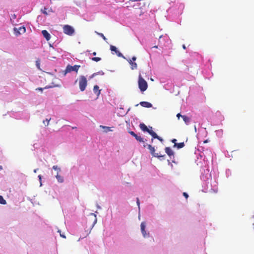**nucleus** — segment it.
<instances>
[{"label":"nucleus","mask_w":254,"mask_h":254,"mask_svg":"<svg viewBox=\"0 0 254 254\" xmlns=\"http://www.w3.org/2000/svg\"><path fill=\"white\" fill-rule=\"evenodd\" d=\"M96 33L98 35H99L100 36H101L104 40H106V38L105 37V36L104 35V34L103 33H98V32H96Z\"/></svg>","instance_id":"27"},{"label":"nucleus","mask_w":254,"mask_h":254,"mask_svg":"<svg viewBox=\"0 0 254 254\" xmlns=\"http://www.w3.org/2000/svg\"><path fill=\"white\" fill-rule=\"evenodd\" d=\"M145 222H142L140 225L141 231V233L144 237H146L149 236V233H147L145 231Z\"/></svg>","instance_id":"9"},{"label":"nucleus","mask_w":254,"mask_h":254,"mask_svg":"<svg viewBox=\"0 0 254 254\" xmlns=\"http://www.w3.org/2000/svg\"><path fill=\"white\" fill-rule=\"evenodd\" d=\"M128 133H129L130 135H131L132 136H133L134 135H135V133H134L133 131H128Z\"/></svg>","instance_id":"29"},{"label":"nucleus","mask_w":254,"mask_h":254,"mask_svg":"<svg viewBox=\"0 0 254 254\" xmlns=\"http://www.w3.org/2000/svg\"><path fill=\"white\" fill-rule=\"evenodd\" d=\"M134 1H140L141 0H133Z\"/></svg>","instance_id":"42"},{"label":"nucleus","mask_w":254,"mask_h":254,"mask_svg":"<svg viewBox=\"0 0 254 254\" xmlns=\"http://www.w3.org/2000/svg\"><path fill=\"white\" fill-rule=\"evenodd\" d=\"M38 178H39V180H40V182H41V175H39L38 176Z\"/></svg>","instance_id":"35"},{"label":"nucleus","mask_w":254,"mask_h":254,"mask_svg":"<svg viewBox=\"0 0 254 254\" xmlns=\"http://www.w3.org/2000/svg\"><path fill=\"white\" fill-rule=\"evenodd\" d=\"M139 127L140 129L143 131H146L149 133L152 137V138L151 139V142H152L153 141V139L156 138L161 142L163 141V139L162 137L159 136L153 130H149V128L147 127V126L143 123H141L139 125Z\"/></svg>","instance_id":"1"},{"label":"nucleus","mask_w":254,"mask_h":254,"mask_svg":"<svg viewBox=\"0 0 254 254\" xmlns=\"http://www.w3.org/2000/svg\"><path fill=\"white\" fill-rule=\"evenodd\" d=\"M182 115H181L180 113H178L177 115V118H178V119H179L180 117H182Z\"/></svg>","instance_id":"31"},{"label":"nucleus","mask_w":254,"mask_h":254,"mask_svg":"<svg viewBox=\"0 0 254 254\" xmlns=\"http://www.w3.org/2000/svg\"><path fill=\"white\" fill-rule=\"evenodd\" d=\"M176 141H177V139H173L172 140V142L173 143H174V144H175V143H176Z\"/></svg>","instance_id":"30"},{"label":"nucleus","mask_w":254,"mask_h":254,"mask_svg":"<svg viewBox=\"0 0 254 254\" xmlns=\"http://www.w3.org/2000/svg\"><path fill=\"white\" fill-rule=\"evenodd\" d=\"M56 177L59 183H63L64 182V178L62 176L59 175L58 174V173H57V175L56 176Z\"/></svg>","instance_id":"17"},{"label":"nucleus","mask_w":254,"mask_h":254,"mask_svg":"<svg viewBox=\"0 0 254 254\" xmlns=\"http://www.w3.org/2000/svg\"><path fill=\"white\" fill-rule=\"evenodd\" d=\"M152 127H149V130H152Z\"/></svg>","instance_id":"38"},{"label":"nucleus","mask_w":254,"mask_h":254,"mask_svg":"<svg viewBox=\"0 0 254 254\" xmlns=\"http://www.w3.org/2000/svg\"><path fill=\"white\" fill-rule=\"evenodd\" d=\"M136 139L139 142H143V139L140 136L137 135V136L136 138Z\"/></svg>","instance_id":"24"},{"label":"nucleus","mask_w":254,"mask_h":254,"mask_svg":"<svg viewBox=\"0 0 254 254\" xmlns=\"http://www.w3.org/2000/svg\"><path fill=\"white\" fill-rule=\"evenodd\" d=\"M92 54L93 56H96V52H94Z\"/></svg>","instance_id":"36"},{"label":"nucleus","mask_w":254,"mask_h":254,"mask_svg":"<svg viewBox=\"0 0 254 254\" xmlns=\"http://www.w3.org/2000/svg\"><path fill=\"white\" fill-rule=\"evenodd\" d=\"M136 59L135 57H133L131 59L128 60L127 61L130 65V67L132 70H134L137 68V64L136 63H134L133 61H135Z\"/></svg>","instance_id":"7"},{"label":"nucleus","mask_w":254,"mask_h":254,"mask_svg":"<svg viewBox=\"0 0 254 254\" xmlns=\"http://www.w3.org/2000/svg\"><path fill=\"white\" fill-rule=\"evenodd\" d=\"M51 119L49 120L46 119V120L43 121V124L45 125V126H47L49 125V123Z\"/></svg>","instance_id":"25"},{"label":"nucleus","mask_w":254,"mask_h":254,"mask_svg":"<svg viewBox=\"0 0 254 254\" xmlns=\"http://www.w3.org/2000/svg\"><path fill=\"white\" fill-rule=\"evenodd\" d=\"M91 60L94 62H98L101 61V59L99 57H94L91 59Z\"/></svg>","instance_id":"22"},{"label":"nucleus","mask_w":254,"mask_h":254,"mask_svg":"<svg viewBox=\"0 0 254 254\" xmlns=\"http://www.w3.org/2000/svg\"><path fill=\"white\" fill-rule=\"evenodd\" d=\"M89 219H91L93 221L92 223V226H93L97 223L96 215L93 213H91L89 216Z\"/></svg>","instance_id":"11"},{"label":"nucleus","mask_w":254,"mask_h":254,"mask_svg":"<svg viewBox=\"0 0 254 254\" xmlns=\"http://www.w3.org/2000/svg\"><path fill=\"white\" fill-rule=\"evenodd\" d=\"M162 35L160 36H159V39H160L162 38Z\"/></svg>","instance_id":"43"},{"label":"nucleus","mask_w":254,"mask_h":254,"mask_svg":"<svg viewBox=\"0 0 254 254\" xmlns=\"http://www.w3.org/2000/svg\"><path fill=\"white\" fill-rule=\"evenodd\" d=\"M63 31L64 34L69 36H71L74 33V29L70 25H65L63 27Z\"/></svg>","instance_id":"6"},{"label":"nucleus","mask_w":254,"mask_h":254,"mask_svg":"<svg viewBox=\"0 0 254 254\" xmlns=\"http://www.w3.org/2000/svg\"><path fill=\"white\" fill-rule=\"evenodd\" d=\"M183 48L184 49H186V47L185 45H183Z\"/></svg>","instance_id":"39"},{"label":"nucleus","mask_w":254,"mask_h":254,"mask_svg":"<svg viewBox=\"0 0 254 254\" xmlns=\"http://www.w3.org/2000/svg\"><path fill=\"white\" fill-rule=\"evenodd\" d=\"M78 80L80 90L81 91H84L87 85L86 78L84 76L81 75L79 77Z\"/></svg>","instance_id":"5"},{"label":"nucleus","mask_w":254,"mask_h":254,"mask_svg":"<svg viewBox=\"0 0 254 254\" xmlns=\"http://www.w3.org/2000/svg\"><path fill=\"white\" fill-rule=\"evenodd\" d=\"M57 86H58V85H54V86H46L44 89H48V88H52V87H57ZM44 88H41V87H39V88H37L36 89L37 90H39V91H41V92L43 91Z\"/></svg>","instance_id":"18"},{"label":"nucleus","mask_w":254,"mask_h":254,"mask_svg":"<svg viewBox=\"0 0 254 254\" xmlns=\"http://www.w3.org/2000/svg\"><path fill=\"white\" fill-rule=\"evenodd\" d=\"M133 136L136 139V137L137 136V134L135 133V135H134Z\"/></svg>","instance_id":"37"},{"label":"nucleus","mask_w":254,"mask_h":254,"mask_svg":"<svg viewBox=\"0 0 254 254\" xmlns=\"http://www.w3.org/2000/svg\"><path fill=\"white\" fill-rule=\"evenodd\" d=\"M182 118H183L184 121L186 124H188V123L190 122V118L184 115V116H182Z\"/></svg>","instance_id":"19"},{"label":"nucleus","mask_w":254,"mask_h":254,"mask_svg":"<svg viewBox=\"0 0 254 254\" xmlns=\"http://www.w3.org/2000/svg\"><path fill=\"white\" fill-rule=\"evenodd\" d=\"M183 195L185 197L186 199H187L189 197V195L187 194V193L185 192H183Z\"/></svg>","instance_id":"28"},{"label":"nucleus","mask_w":254,"mask_h":254,"mask_svg":"<svg viewBox=\"0 0 254 254\" xmlns=\"http://www.w3.org/2000/svg\"><path fill=\"white\" fill-rule=\"evenodd\" d=\"M93 91L94 93L98 97L101 93V90L99 89V87L98 85H95L93 87Z\"/></svg>","instance_id":"14"},{"label":"nucleus","mask_w":254,"mask_h":254,"mask_svg":"<svg viewBox=\"0 0 254 254\" xmlns=\"http://www.w3.org/2000/svg\"><path fill=\"white\" fill-rule=\"evenodd\" d=\"M58 232H60V233H61L60 231H58ZM60 236L64 238H65V236L64 235H62V234H60Z\"/></svg>","instance_id":"32"},{"label":"nucleus","mask_w":254,"mask_h":254,"mask_svg":"<svg viewBox=\"0 0 254 254\" xmlns=\"http://www.w3.org/2000/svg\"><path fill=\"white\" fill-rule=\"evenodd\" d=\"M2 169V167L0 165V171Z\"/></svg>","instance_id":"41"},{"label":"nucleus","mask_w":254,"mask_h":254,"mask_svg":"<svg viewBox=\"0 0 254 254\" xmlns=\"http://www.w3.org/2000/svg\"><path fill=\"white\" fill-rule=\"evenodd\" d=\"M137 203L138 206H139L140 203H139V200L138 198H137Z\"/></svg>","instance_id":"34"},{"label":"nucleus","mask_w":254,"mask_h":254,"mask_svg":"<svg viewBox=\"0 0 254 254\" xmlns=\"http://www.w3.org/2000/svg\"><path fill=\"white\" fill-rule=\"evenodd\" d=\"M72 129H75V128H76V127H72Z\"/></svg>","instance_id":"44"},{"label":"nucleus","mask_w":254,"mask_h":254,"mask_svg":"<svg viewBox=\"0 0 254 254\" xmlns=\"http://www.w3.org/2000/svg\"><path fill=\"white\" fill-rule=\"evenodd\" d=\"M14 31L16 35H20L25 32L26 29L23 26H21L19 27L18 28H14Z\"/></svg>","instance_id":"8"},{"label":"nucleus","mask_w":254,"mask_h":254,"mask_svg":"<svg viewBox=\"0 0 254 254\" xmlns=\"http://www.w3.org/2000/svg\"><path fill=\"white\" fill-rule=\"evenodd\" d=\"M165 152L170 157L171 159L172 158V156L174 158V152L170 147H166L165 148Z\"/></svg>","instance_id":"10"},{"label":"nucleus","mask_w":254,"mask_h":254,"mask_svg":"<svg viewBox=\"0 0 254 254\" xmlns=\"http://www.w3.org/2000/svg\"><path fill=\"white\" fill-rule=\"evenodd\" d=\"M51 0V1H52V0Z\"/></svg>","instance_id":"46"},{"label":"nucleus","mask_w":254,"mask_h":254,"mask_svg":"<svg viewBox=\"0 0 254 254\" xmlns=\"http://www.w3.org/2000/svg\"><path fill=\"white\" fill-rule=\"evenodd\" d=\"M100 127L103 128L105 129V131L106 132H107L108 131H112V130L111 129V128L110 127H105V126H100Z\"/></svg>","instance_id":"21"},{"label":"nucleus","mask_w":254,"mask_h":254,"mask_svg":"<svg viewBox=\"0 0 254 254\" xmlns=\"http://www.w3.org/2000/svg\"><path fill=\"white\" fill-rule=\"evenodd\" d=\"M138 83L139 88L141 92H144L147 89V83L140 75L139 76Z\"/></svg>","instance_id":"4"},{"label":"nucleus","mask_w":254,"mask_h":254,"mask_svg":"<svg viewBox=\"0 0 254 254\" xmlns=\"http://www.w3.org/2000/svg\"><path fill=\"white\" fill-rule=\"evenodd\" d=\"M34 172H35V173H36V170H34Z\"/></svg>","instance_id":"45"},{"label":"nucleus","mask_w":254,"mask_h":254,"mask_svg":"<svg viewBox=\"0 0 254 254\" xmlns=\"http://www.w3.org/2000/svg\"><path fill=\"white\" fill-rule=\"evenodd\" d=\"M42 33L47 41H49L50 39V38H51L50 34L48 33V32L47 30H42Z\"/></svg>","instance_id":"12"},{"label":"nucleus","mask_w":254,"mask_h":254,"mask_svg":"<svg viewBox=\"0 0 254 254\" xmlns=\"http://www.w3.org/2000/svg\"><path fill=\"white\" fill-rule=\"evenodd\" d=\"M36 65L38 67L40 66V63L38 61L36 62Z\"/></svg>","instance_id":"33"},{"label":"nucleus","mask_w":254,"mask_h":254,"mask_svg":"<svg viewBox=\"0 0 254 254\" xmlns=\"http://www.w3.org/2000/svg\"><path fill=\"white\" fill-rule=\"evenodd\" d=\"M48 9L46 7H44V9H41V11L43 13H44L45 15H48L49 13L47 11Z\"/></svg>","instance_id":"23"},{"label":"nucleus","mask_w":254,"mask_h":254,"mask_svg":"<svg viewBox=\"0 0 254 254\" xmlns=\"http://www.w3.org/2000/svg\"><path fill=\"white\" fill-rule=\"evenodd\" d=\"M140 105L141 106L146 108H151L152 107V104L146 101H142L140 102Z\"/></svg>","instance_id":"15"},{"label":"nucleus","mask_w":254,"mask_h":254,"mask_svg":"<svg viewBox=\"0 0 254 254\" xmlns=\"http://www.w3.org/2000/svg\"><path fill=\"white\" fill-rule=\"evenodd\" d=\"M142 142L143 143V147L145 148L146 146H147L148 149L150 151V153L153 157H157L158 158H164V157L165 156V154L160 155L158 153H155V148L151 145L146 144L144 140H143V142Z\"/></svg>","instance_id":"2"},{"label":"nucleus","mask_w":254,"mask_h":254,"mask_svg":"<svg viewBox=\"0 0 254 254\" xmlns=\"http://www.w3.org/2000/svg\"><path fill=\"white\" fill-rule=\"evenodd\" d=\"M184 146L185 144L184 142L177 143L174 145V147H177L178 149L182 148L184 147Z\"/></svg>","instance_id":"16"},{"label":"nucleus","mask_w":254,"mask_h":254,"mask_svg":"<svg viewBox=\"0 0 254 254\" xmlns=\"http://www.w3.org/2000/svg\"><path fill=\"white\" fill-rule=\"evenodd\" d=\"M153 48H158V46H154V47H153Z\"/></svg>","instance_id":"40"},{"label":"nucleus","mask_w":254,"mask_h":254,"mask_svg":"<svg viewBox=\"0 0 254 254\" xmlns=\"http://www.w3.org/2000/svg\"><path fill=\"white\" fill-rule=\"evenodd\" d=\"M80 67V66L79 65L71 66L68 64L66 66L65 69L62 71V73L64 76H65L67 73L70 72L71 71H75L76 72H77Z\"/></svg>","instance_id":"3"},{"label":"nucleus","mask_w":254,"mask_h":254,"mask_svg":"<svg viewBox=\"0 0 254 254\" xmlns=\"http://www.w3.org/2000/svg\"><path fill=\"white\" fill-rule=\"evenodd\" d=\"M110 50L113 52H116V53L119 57L123 56L122 53H121L119 51H118L117 48L115 46L111 45L110 46Z\"/></svg>","instance_id":"13"},{"label":"nucleus","mask_w":254,"mask_h":254,"mask_svg":"<svg viewBox=\"0 0 254 254\" xmlns=\"http://www.w3.org/2000/svg\"><path fill=\"white\" fill-rule=\"evenodd\" d=\"M0 203L1 204H6V200L3 198V197L1 195H0Z\"/></svg>","instance_id":"20"},{"label":"nucleus","mask_w":254,"mask_h":254,"mask_svg":"<svg viewBox=\"0 0 254 254\" xmlns=\"http://www.w3.org/2000/svg\"><path fill=\"white\" fill-rule=\"evenodd\" d=\"M53 169L55 170H57L58 172L61 171V169L58 167L57 165H54L53 166Z\"/></svg>","instance_id":"26"}]
</instances>
